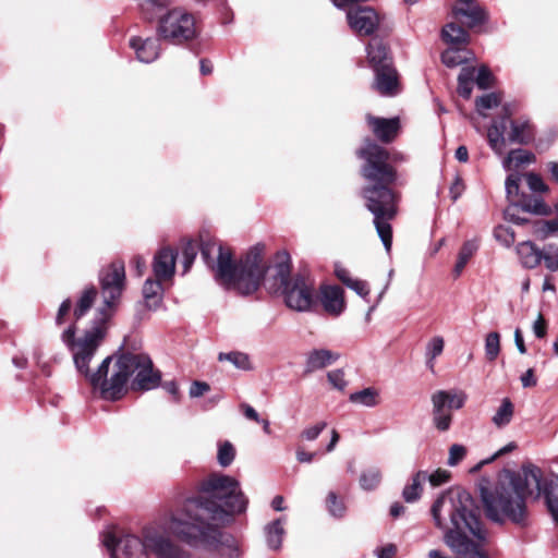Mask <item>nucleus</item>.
<instances>
[{"instance_id":"1","label":"nucleus","mask_w":558,"mask_h":558,"mask_svg":"<svg viewBox=\"0 0 558 558\" xmlns=\"http://www.w3.org/2000/svg\"><path fill=\"white\" fill-rule=\"evenodd\" d=\"M124 263L116 260L100 272L101 294L104 304L98 308L99 317L95 325L86 330L83 336L76 338L75 325L69 326L61 333V341L71 352L76 371L83 375L89 384L100 390L107 400H117L126 391L130 379L128 353L121 354L112 367V357H106L97 371H89V363L106 336V323L111 316L116 301L121 296L124 288Z\"/></svg>"},{"instance_id":"2","label":"nucleus","mask_w":558,"mask_h":558,"mask_svg":"<svg viewBox=\"0 0 558 558\" xmlns=\"http://www.w3.org/2000/svg\"><path fill=\"white\" fill-rule=\"evenodd\" d=\"M247 505L239 481L211 474L202 483L196 498L186 500L182 509L170 514L166 529L190 546H210L218 542L217 525L244 513Z\"/></svg>"},{"instance_id":"3","label":"nucleus","mask_w":558,"mask_h":558,"mask_svg":"<svg viewBox=\"0 0 558 558\" xmlns=\"http://www.w3.org/2000/svg\"><path fill=\"white\" fill-rule=\"evenodd\" d=\"M534 485L543 496L553 520L558 523V475L547 474L534 464H524L520 472L504 469L495 482L482 477L477 484L486 517L496 523L509 521L525 525L529 519L526 498Z\"/></svg>"},{"instance_id":"4","label":"nucleus","mask_w":558,"mask_h":558,"mask_svg":"<svg viewBox=\"0 0 558 558\" xmlns=\"http://www.w3.org/2000/svg\"><path fill=\"white\" fill-rule=\"evenodd\" d=\"M364 160L361 169L368 182L361 195L366 208L374 215V225L387 252L392 244V230L389 223L398 213V196L389 187L397 180L395 169L388 163V151L376 143L367 141L357 151Z\"/></svg>"},{"instance_id":"5","label":"nucleus","mask_w":558,"mask_h":558,"mask_svg":"<svg viewBox=\"0 0 558 558\" xmlns=\"http://www.w3.org/2000/svg\"><path fill=\"white\" fill-rule=\"evenodd\" d=\"M475 502L471 494L463 489L442 494L433 505L435 524L445 530V542L456 553L465 558H486L481 547L487 533L475 514Z\"/></svg>"},{"instance_id":"6","label":"nucleus","mask_w":558,"mask_h":558,"mask_svg":"<svg viewBox=\"0 0 558 558\" xmlns=\"http://www.w3.org/2000/svg\"><path fill=\"white\" fill-rule=\"evenodd\" d=\"M263 252L262 245H255L239 264H234L231 251L220 242L208 238L201 243L202 257L213 270L215 279L242 295L254 293L266 274L268 266Z\"/></svg>"},{"instance_id":"7","label":"nucleus","mask_w":558,"mask_h":558,"mask_svg":"<svg viewBox=\"0 0 558 558\" xmlns=\"http://www.w3.org/2000/svg\"><path fill=\"white\" fill-rule=\"evenodd\" d=\"M102 544L110 551L111 558H148L147 550L157 558H191L187 550L154 526L144 529L143 538L131 534L117 538L108 532L102 536Z\"/></svg>"},{"instance_id":"8","label":"nucleus","mask_w":558,"mask_h":558,"mask_svg":"<svg viewBox=\"0 0 558 558\" xmlns=\"http://www.w3.org/2000/svg\"><path fill=\"white\" fill-rule=\"evenodd\" d=\"M173 2L174 0H140V9L144 19L148 21L158 17L159 38L173 44L192 40L196 36V22L192 13L183 8H173L161 14V11Z\"/></svg>"},{"instance_id":"9","label":"nucleus","mask_w":558,"mask_h":558,"mask_svg":"<svg viewBox=\"0 0 558 558\" xmlns=\"http://www.w3.org/2000/svg\"><path fill=\"white\" fill-rule=\"evenodd\" d=\"M276 270L287 306L296 312L311 311L315 303L314 282L302 275L288 278L290 270L287 264H278Z\"/></svg>"},{"instance_id":"10","label":"nucleus","mask_w":558,"mask_h":558,"mask_svg":"<svg viewBox=\"0 0 558 558\" xmlns=\"http://www.w3.org/2000/svg\"><path fill=\"white\" fill-rule=\"evenodd\" d=\"M131 388L133 390H151L160 383V374L154 369L150 357L143 353H128Z\"/></svg>"},{"instance_id":"11","label":"nucleus","mask_w":558,"mask_h":558,"mask_svg":"<svg viewBox=\"0 0 558 558\" xmlns=\"http://www.w3.org/2000/svg\"><path fill=\"white\" fill-rule=\"evenodd\" d=\"M348 25L359 36H372L380 24L379 14L371 7L355 5L347 11Z\"/></svg>"},{"instance_id":"12","label":"nucleus","mask_w":558,"mask_h":558,"mask_svg":"<svg viewBox=\"0 0 558 558\" xmlns=\"http://www.w3.org/2000/svg\"><path fill=\"white\" fill-rule=\"evenodd\" d=\"M177 255V251L170 247L159 250L151 264L154 277L171 283L175 272Z\"/></svg>"},{"instance_id":"13","label":"nucleus","mask_w":558,"mask_h":558,"mask_svg":"<svg viewBox=\"0 0 558 558\" xmlns=\"http://www.w3.org/2000/svg\"><path fill=\"white\" fill-rule=\"evenodd\" d=\"M375 71V80L373 87L383 96H395L400 92L398 75L392 66H379L373 69Z\"/></svg>"},{"instance_id":"14","label":"nucleus","mask_w":558,"mask_h":558,"mask_svg":"<svg viewBox=\"0 0 558 558\" xmlns=\"http://www.w3.org/2000/svg\"><path fill=\"white\" fill-rule=\"evenodd\" d=\"M452 15L470 28L483 24L487 19L485 10L473 2H461V5L453 7Z\"/></svg>"},{"instance_id":"15","label":"nucleus","mask_w":558,"mask_h":558,"mask_svg":"<svg viewBox=\"0 0 558 558\" xmlns=\"http://www.w3.org/2000/svg\"><path fill=\"white\" fill-rule=\"evenodd\" d=\"M366 120L374 135L384 143H389L395 140L400 129L398 118L385 119L368 114Z\"/></svg>"},{"instance_id":"16","label":"nucleus","mask_w":558,"mask_h":558,"mask_svg":"<svg viewBox=\"0 0 558 558\" xmlns=\"http://www.w3.org/2000/svg\"><path fill=\"white\" fill-rule=\"evenodd\" d=\"M320 302L324 310L330 315L338 316L345 308L344 293L338 286L320 287Z\"/></svg>"},{"instance_id":"17","label":"nucleus","mask_w":558,"mask_h":558,"mask_svg":"<svg viewBox=\"0 0 558 558\" xmlns=\"http://www.w3.org/2000/svg\"><path fill=\"white\" fill-rule=\"evenodd\" d=\"M130 46L135 51L138 61L150 63L160 54L159 38L132 37Z\"/></svg>"},{"instance_id":"18","label":"nucleus","mask_w":558,"mask_h":558,"mask_svg":"<svg viewBox=\"0 0 558 558\" xmlns=\"http://www.w3.org/2000/svg\"><path fill=\"white\" fill-rule=\"evenodd\" d=\"M340 354L336 351L319 348L313 349L306 353L305 373H314L336 363Z\"/></svg>"},{"instance_id":"19","label":"nucleus","mask_w":558,"mask_h":558,"mask_svg":"<svg viewBox=\"0 0 558 558\" xmlns=\"http://www.w3.org/2000/svg\"><path fill=\"white\" fill-rule=\"evenodd\" d=\"M446 398V395L442 392H434L432 395L433 422L435 427L440 432L448 430L452 421L450 410L445 407Z\"/></svg>"},{"instance_id":"20","label":"nucleus","mask_w":558,"mask_h":558,"mask_svg":"<svg viewBox=\"0 0 558 558\" xmlns=\"http://www.w3.org/2000/svg\"><path fill=\"white\" fill-rule=\"evenodd\" d=\"M534 128L529 120L517 119L510 122L509 143L527 145L534 140Z\"/></svg>"},{"instance_id":"21","label":"nucleus","mask_w":558,"mask_h":558,"mask_svg":"<svg viewBox=\"0 0 558 558\" xmlns=\"http://www.w3.org/2000/svg\"><path fill=\"white\" fill-rule=\"evenodd\" d=\"M336 277L357 295L366 299L369 294V287L366 281L352 278L350 271L340 263L335 264Z\"/></svg>"},{"instance_id":"22","label":"nucleus","mask_w":558,"mask_h":558,"mask_svg":"<svg viewBox=\"0 0 558 558\" xmlns=\"http://www.w3.org/2000/svg\"><path fill=\"white\" fill-rule=\"evenodd\" d=\"M517 255L524 268L533 269L542 260V251L531 241H523L515 246Z\"/></svg>"},{"instance_id":"23","label":"nucleus","mask_w":558,"mask_h":558,"mask_svg":"<svg viewBox=\"0 0 558 558\" xmlns=\"http://www.w3.org/2000/svg\"><path fill=\"white\" fill-rule=\"evenodd\" d=\"M165 284H170L165 280L158 278H148L143 286V296L147 306L151 308L158 307L162 300Z\"/></svg>"},{"instance_id":"24","label":"nucleus","mask_w":558,"mask_h":558,"mask_svg":"<svg viewBox=\"0 0 558 558\" xmlns=\"http://www.w3.org/2000/svg\"><path fill=\"white\" fill-rule=\"evenodd\" d=\"M367 60L373 69L391 66L388 49L384 43L373 39L366 47Z\"/></svg>"},{"instance_id":"25","label":"nucleus","mask_w":558,"mask_h":558,"mask_svg":"<svg viewBox=\"0 0 558 558\" xmlns=\"http://www.w3.org/2000/svg\"><path fill=\"white\" fill-rule=\"evenodd\" d=\"M506 131V121L494 122L489 126L487 131V141L489 147L495 151V154L501 156L506 149V143L508 137L505 136Z\"/></svg>"},{"instance_id":"26","label":"nucleus","mask_w":558,"mask_h":558,"mask_svg":"<svg viewBox=\"0 0 558 558\" xmlns=\"http://www.w3.org/2000/svg\"><path fill=\"white\" fill-rule=\"evenodd\" d=\"M535 161L536 156L533 153L517 148L510 150L508 155L502 159V167L505 170L509 171L517 169L522 165L534 163Z\"/></svg>"},{"instance_id":"27","label":"nucleus","mask_w":558,"mask_h":558,"mask_svg":"<svg viewBox=\"0 0 558 558\" xmlns=\"http://www.w3.org/2000/svg\"><path fill=\"white\" fill-rule=\"evenodd\" d=\"M441 35L442 39L451 47H458L469 43L468 32L454 22L446 24L442 28Z\"/></svg>"},{"instance_id":"28","label":"nucleus","mask_w":558,"mask_h":558,"mask_svg":"<svg viewBox=\"0 0 558 558\" xmlns=\"http://www.w3.org/2000/svg\"><path fill=\"white\" fill-rule=\"evenodd\" d=\"M349 400L352 403H356L367 408H373L376 407L380 401L379 391L373 387H368L351 393Z\"/></svg>"},{"instance_id":"29","label":"nucleus","mask_w":558,"mask_h":558,"mask_svg":"<svg viewBox=\"0 0 558 558\" xmlns=\"http://www.w3.org/2000/svg\"><path fill=\"white\" fill-rule=\"evenodd\" d=\"M471 52L461 47H449L441 54V60L444 64L449 68L458 66L464 62H466L471 58Z\"/></svg>"},{"instance_id":"30","label":"nucleus","mask_w":558,"mask_h":558,"mask_svg":"<svg viewBox=\"0 0 558 558\" xmlns=\"http://www.w3.org/2000/svg\"><path fill=\"white\" fill-rule=\"evenodd\" d=\"M427 478L425 471H418L413 477L411 484L403 488L402 496L407 502L416 501L422 494V483Z\"/></svg>"},{"instance_id":"31","label":"nucleus","mask_w":558,"mask_h":558,"mask_svg":"<svg viewBox=\"0 0 558 558\" xmlns=\"http://www.w3.org/2000/svg\"><path fill=\"white\" fill-rule=\"evenodd\" d=\"M478 244L475 240H469L463 243L459 254L458 259L453 268L454 277H459L471 257L474 255V253L477 251Z\"/></svg>"},{"instance_id":"32","label":"nucleus","mask_w":558,"mask_h":558,"mask_svg":"<svg viewBox=\"0 0 558 558\" xmlns=\"http://www.w3.org/2000/svg\"><path fill=\"white\" fill-rule=\"evenodd\" d=\"M444 348H445V340L441 336H434L426 343V348H425L426 366L430 371H434L435 361L439 355H441V353L444 352Z\"/></svg>"},{"instance_id":"33","label":"nucleus","mask_w":558,"mask_h":558,"mask_svg":"<svg viewBox=\"0 0 558 558\" xmlns=\"http://www.w3.org/2000/svg\"><path fill=\"white\" fill-rule=\"evenodd\" d=\"M513 413L514 408L511 400L509 398H505L502 399L501 404L499 405L496 413L492 417V422L498 428L505 427L511 422Z\"/></svg>"},{"instance_id":"34","label":"nucleus","mask_w":558,"mask_h":558,"mask_svg":"<svg viewBox=\"0 0 558 558\" xmlns=\"http://www.w3.org/2000/svg\"><path fill=\"white\" fill-rule=\"evenodd\" d=\"M265 531L268 547L271 549H279L281 547L282 538L284 535L282 521L280 519L274 521L266 526Z\"/></svg>"},{"instance_id":"35","label":"nucleus","mask_w":558,"mask_h":558,"mask_svg":"<svg viewBox=\"0 0 558 558\" xmlns=\"http://www.w3.org/2000/svg\"><path fill=\"white\" fill-rule=\"evenodd\" d=\"M96 296L97 290L95 288H87L83 291L74 308V317L76 320L81 319L90 310Z\"/></svg>"},{"instance_id":"36","label":"nucleus","mask_w":558,"mask_h":558,"mask_svg":"<svg viewBox=\"0 0 558 558\" xmlns=\"http://www.w3.org/2000/svg\"><path fill=\"white\" fill-rule=\"evenodd\" d=\"M218 360L220 362L228 361L232 363L236 368L242 371H250L253 368L250 356L246 353L233 351L228 353H219Z\"/></svg>"},{"instance_id":"37","label":"nucleus","mask_w":558,"mask_h":558,"mask_svg":"<svg viewBox=\"0 0 558 558\" xmlns=\"http://www.w3.org/2000/svg\"><path fill=\"white\" fill-rule=\"evenodd\" d=\"M381 471L376 466H371L362 471L360 476V486L364 490H373L380 484Z\"/></svg>"},{"instance_id":"38","label":"nucleus","mask_w":558,"mask_h":558,"mask_svg":"<svg viewBox=\"0 0 558 558\" xmlns=\"http://www.w3.org/2000/svg\"><path fill=\"white\" fill-rule=\"evenodd\" d=\"M475 75L474 68H463L458 76V93L464 98H469L472 93V84Z\"/></svg>"},{"instance_id":"39","label":"nucleus","mask_w":558,"mask_h":558,"mask_svg":"<svg viewBox=\"0 0 558 558\" xmlns=\"http://www.w3.org/2000/svg\"><path fill=\"white\" fill-rule=\"evenodd\" d=\"M235 458V448L234 446L228 441H220L218 444V452H217V461L220 466L227 468L229 466Z\"/></svg>"},{"instance_id":"40","label":"nucleus","mask_w":558,"mask_h":558,"mask_svg":"<svg viewBox=\"0 0 558 558\" xmlns=\"http://www.w3.org/2000/svg\"><path fill=\"white\" fill-rule=\"evenodd\" d=\"M500 352V336L493 331L485 339V354L489 361H495Z\"/></svg>"},{"instance_id":"41","label":"nucleus","mask_w":558,"mask_h":558,"mask_svg":"<svg viewBox=\"0 0 558 558\" xmlns=\"http://www.w3.org/2000/svg\"><path fill=\"white\" fill-rule=\"evenodd\" d=\"M542 259L545 266L550 271L558 270V246L555 244H548L542 251Z\"/></svg>"},{"instance_id":"42","label":"nucleus","mask_w":558,"mask_h":558,"mask_svg":"<svg viewBox=\"0 0 558 558\" xmlns=\"http://www.w3.org/2000/svg\"><path fill=\"white\" fill-rule=\"evenodd\" d=\"M437 392H442L446 395V401H445V407L450 410V409H461L464 403H465V400H466V395L462 391H447V390H438Z\"/></svg>"},{"instance_id":"43","label":"nucleus","mask_w":558,"mask_h":558,"mask_svg":"<svg viewBox=\"0 0 558 558\" xmlns=\"http://www.w3.org/2000/svg\"><path fill=\"white\" fill-rule=\"evenodd\" d=\"M520 181L521 175L519 173H511L506 179V194L511 202H515L519 197Z\"/></svg>"},{"instance_id":"44","label":"nucleus","mask_w":558,"mask_h":558,"mask_svg":"<svg viewBox=\"0 0 558 558\" xmlns=\"http://www.w3.org/2000/svg\"><path fill=\"white\" fill-rule=\"evenodd\" d=\"M494 236L501 245L510 247L515 240L514 232L506 226H498L494 229Z\"/></svg>"},{"instance_id":"45","label":"nucleus","mask_w":558,"mask_h":558,"mask_svg":"<svg viewBox=\"0 0 558 558\" xmlns=\"http://www.w3.org/2000/svg\"><path fill=\"white\" fill-rule=\"evenodd\" d=\"M499 104L500 97L495 93H490L476 99V109L481 114L485 116L483 113L484 110L495 108L499 106Z\"/></svg>"},{"instance_id":"46","label":"nucleus","mask_w":558,"mask_h":558,"mask_svg":"<svg viewBox=\"0 0 558 558\" xmlns=\"http://www.w3.org/2000/svg\"><path fill=\"white\" fill-rule=\"evenodd\" d=\"M197 254V244L189 241L183 248V274H186L193 265Z\"/></svg>"},{"instance_id":"47","label":"nucleus","mask_w":558,"mask_h":558,"mask_svg":"<svg viewBox=\"0 0 558 558\" xmlns=\"http://www.w3.org/2000/svg\"><path fill=\"white\" fill-rule=\"evenodd\" d=\"M327 507L331 515L341 518L344 514V505L341 500H338L337 495L330 492L327 496Z\"/></svg>"},{"instance_id":"48","label":"nucleus","mask_w":558,"mask_h":558,"mask_svg":"<svg viewBox=\"0 0 558 558\" xmlns=\"http://www.w3.org/2000/svg\"><path fill=\"white\" fill-rule=\"evenodd\" d=\"M466 454V449L464 446L459 444H453L449 448V457L447 460V464L450 466H456L458 463H460Z\"/></svg>"},{"instance_id":"49","label":"nucleus","mask_w":558,"mask_h":558,"mask_svg":"<svg viewBox=\"0 0 558 558\" xmlns=\"http://www.w3.org/2000/svg\"><path fill=\"white\" fill-rule=\"evenodd\" d=\"M522 210L524 213H532L536 215H549L550 214V207L547 206L543 201L535 199L533 203L529 202L522 206Z\"/></svg>"},{"instance_id":"50","label":"nucleus","mask_w":558,"mask_h":558,"mask_svg":"<svg viewBox=\"0 0 558 558\" xmlns=\"http://www.w3.org/2000/svg\"><path fill=\"white\" fill-rule=\"evenodd\" d=\"M525 179L531 191L541 193L548 191V186L538 174L529 172L525 174Z\"/></svg>"},{"instance_id":"51","label":"nucleus","mask_w":558,"mask_h":558,"mask_svg":"<svg viewBox=\"0 0 558 558\" xmlns=\"http://www.w3.org/2000/svg\"><path fill=\"white\" fill-rule=\"evenodd\" d=\"M475 81L478 88L486 89L493 85V75L486 66H481Z\"/></svg>"},{"instance_id":"52","label":"nucleus","mask_w":558,"mask_h":558,"mask_svg":"<svg viewBox=\"0 0 558 558\" xmlns=\"http://www.w3.org/2000/svg\"><path fill=\"white\" fill-rule=\"evenodd\" d=\"M520 211H523L522 210V207H519L514 204H511L507 207V209L505 210V218L510 221V222H513V223H517V225H523L525 223L527 220L526 218L524 217H521L519 215Z\"/></svg>"},{"instance_id":"53","label":"nucleus","mask_w":558,"mask_h":558,"mask_svg":"<svg viewBox=\"0 0 558 558\" xmlns=\"http://www.w3.org/2000/svg\"><path fill=\"white\" fill-rule=\"evenodd\" d=\"M326 422H319L313 426L306 427L302 432L301 437L307 441H313L320 435V433L326 428Z\"/></svg>"},{"instance_id":"54","label":"nucleus","mask_w":558,"mask_h":558,"mask_svg":"<svg viewBox=\"0 0 558 558\" xmlns=\"http://www.w3.org/2000/svg\"><path fill=\"white\" fill-rule=\"evenodd\" d=\"M328 381L339 390H342L347 386L344 378V372L342 369H333L327 374Z\"/></svg>"},{"instance_id":"55","label":"nucleus","mask_w":558,"mask_h":558,"mask_svg":"<svg viewBox=\"0 0 558 558\" xmlns=\"http://www.w3.org/2000/svg\"><path fill=\"white\" fill-rule=\"evenodd\" d=\"M450 473L446 470L438 469L434 471L432 474H427L428 482L433 487L440 486L449 481Z\"/></svg>"},{"instance_id":"56","label":"nucleus","mask_w":558,"mask_h":558,"mask_svg":"<svg viewBox=\"0 0 558 558\" xmlns=\"http://www.w3.org/2000/svg\"><path fill=\"white\" fill-rule=\"evenodd\" d=\"M536 232L539 233L542 239H545L550 234L558 232V219L544 221Z\"/></svg>"},{"instance_id":"57","label":"nucleus","mask_w":558,"mask_h":558,"mask_svg":"<svg viewBox=\"0 0 558 558\" xmlns=\"http://www.w3.org/2000/svg\"><path fill=\"white\" fill-rule=\"evenodd\" d=\"M210 387L205 381H193L190 387V397L191 398H198L202 397L204 393L209 391Z\"/></svg>"},{"instance_id":"58","label":"nucleus","mask_w":558,"mask_h":558,"mask_svg":"<svg viewBox=\"0 0 558 558\" xmlns=\"http://www.w3.org/2000/svg\"><path fill=\"white\" fill-rule=\"evenodd\" d=\"M71 308H72V302L70 299H66L61 303V305L59 306L57 316H56L57 325H62L64 323V318L70 313Z\"/></svg>"},{"instance_id":"59","label":"nucleus","mask_w":558,"mask_h":558,"mask_svg":"<svg viewBox=\"0 0 558 558\" xmlns=\"http://www.w3.org/2000/svg\"><path fill=\"white\" fill-rule=\"evenodd\" d=\"M533 332L537 338H544L547 332V326L544 317L539 314L533 324Z\"/></svg>"},{"instance_id":"60","label":"nucleus","mask_w":558,"mask_h":558,"mask_svg":"<svg viewBox=\"0 0 558 558\" xmlns=\"http://www.w3.org/2000/svg\"><path fill=\"white\" fill-rule=\"evenodd\" d=\"M377 558H392L397 553V547L393 544H387L376 549Z\"/></svg>"},{"instance_id":"61","label":"nucleus","mask_w":558,"mask_h":558,"mask_svg":"<svg viewBox=\"0 0 558 558\" xmlns=\"http://www.w3.org/2000/svg\"><path fill=\"white\" fill-rule=\"evenodd\" d=\"M464 191L463 181L460 178H456L450 186V195L453 201H457Z\"/></svg>"},{"instance_id":"62","label":"nucleus","mask_w":558,"mask_h":558,"mask_svg":"<svg viewBox=\"0 0 558 558\" xmlns=\"http://www.w3.org/2000/svg\"><path fill=\"white\" fill-rule=\"evenodd\" d=\"M521 383L524 388L534 387L536 385V378L534 376V371L529 368L522 376Z\"/></svg>"},{"instance_id":"63","label":"nucleus","mask_w":558,"mask_h":558,"mask_svg":"<svg viewBox=\"0 0 558 558\" xmlns=\"http://www.w3.org/2000/svg\"><path fill=\"white\" fill-rule=\"evenodd\" d=\"M131 264L135 268L136 275L137 276H142L144 270H145V267H146L145 259L143 257H141V256H135L132 259Z\"/></svg>"},{"instance_id":"64","label":"nucleus","mask_w":558,"mask_h":558,"mask_svg":"<svg viewBox=\"0 0 558 558\" xmlns=\"http://www.w3.org/2000/svg\"><path fill=\"white\" fill-rule=\"evenodd\" d=\"M514 342H515V347H517L518 351L521 354H525L526 353V348H525V344H524V340H523L521 330L519 328L515 329V331H514Z\"/></svg>"}]
</instances>
